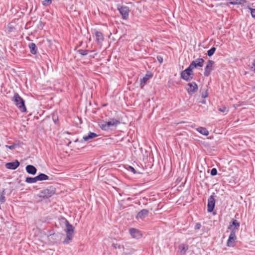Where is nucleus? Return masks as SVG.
<instances>
[{"mask_svg":"<svg viewBox=\"0 0 255 255\" xmlns=\"http://www.w3.org/2000/svg\"><path fill=\"white\" fill-rule=\"evenodd\" d=\"M129 232L130 235L134 238L139 239L142 236L140 232L138 230L135 228L130 229Z\"/></svg>","mask_w":255,"mask_h":255,"instance_id":"obj_12","label":"nucleus"},{"mask_svg":"<svg viewBox=\"0 0 255 255\" xmlns=\"http://www.w3.org/2000/svg\"><path fill=\"white\" fill-rule=\"evenodd\" d=\"M201 96L203 98H206L208 96V93H207V91H206L204 93H202L201 94Z\"/></svg>","mask_w":255,"mask_h":255,"instance_id":"obj_36","label":"nucleus"},{"mask_svg":"<svg viewBox=\"0 0 255 255\" xmlns=\"http://www.w3.org/2000/svg\"><path fill=\"white\" fill-rule=\"evenodd\" d=\"M211 174L212 176H215L217 174V170L215 168H213L211 169Z\"/></svg>","mask_w":255,"mask_h":255,"instance_id":"obj_31","label":"nucleus"},{"mask_svg":"<svg viewBox=\"0 0 255 255\" xmlns=\"http://www.w3.org/2000/svg\"><path fill=\"white\" fill-rule=\"evenodd\" d=\"M200 102L201 103L203 104H206V101L205 100H203L202 101H201Z\"/></svg>","mask_w":255,"mask_h":255,"instance_id":"obj_40","label":"nucleus"},{"mask_svg":"<svg viewBox=\"0 0 255 255\" xmlns=\"http://www.w3.org/2000/svg\"><path fill=\"white\" fill-rule=\"evenodd\" d=\"M240 226V223L236 220H233L228 227V229L231 230V232L235 231L236 230H239Z\"/></svg>","mask_w":255,"mask_h":255,"instance_id":"obj_11","label":"nucleus"},{"mask_svg":"<svg viewBox=\"0 0 255 255\" xmlns=\"http://www.w3.org/2000/svg\"><path fill=\"white\" fill-rule=\"evenodd\" d=\"M5 147H6V148H9V149H11V150H12V149H14V148L16 147V144H12V145H5Z\"/></svg>","mask_w":255,"mask_h":255,"instance_id":"obj_32","label":"nucleus"},{"mask_svg":"<svg viewBox=\"0 0 255 255\" xmlns=\"http://www.w3.org/2000/svg\"><path fill=\"white\" fill-rule=\"evenodd\" d=\"M246 2V0H230V3L232 5H237L242 4Z\"/></svg>","mask_w":255,"mask_h":255,"instance_id":"obj_24","label":"nucleus"},{"mask_svg":"<svg viewBox=\"0 0 255 255\" xmlns=\"http://www.w3.org/2000/svg\"><path fill=\"white\" fill-rule=\"evenodd\" d=\"M65 224L66 228L64 229V231L66 233V237L63 241V243L64 244H68L71 242L73 238L74 228L67 220H65Z\"/></svg>","mask_w":255,"mask_h":255,"instance_id":"obj_1","label":"nucleus"},{"mask_svg":"<svg viewBox=\"0 0 255 255\" xmlns=\"http://www.w3.org/2000/svg\"><path fill=\"white\" fill-rule=\"evenodd\" d=\"M215 199L213 195H211L208 199L207 211L212 212L215 207Z\"/></svg>","mask_w":255,"mask_h":255,"instance_id":"obj_8","label":"nucleus"},{"mask_svg":"<svg viewBox=\"0 0 255 255\" xmlns=\"http://www.w3.org/2000/svg\"><path fill=\"white\" fill-rule=\"evenodd\" d=\"M52 2V0H44L42 1V4L44 6H47L51 4Z\"/></svg>","mask_w":255,"mask_h":255,"instance_id":"obj_30","label":"nucleus"},{"mask_svg":"<svg viewBox=\"0 0 255 255\" xmlns=\"http://www.w3.org/2000/svg\"><path fill=\"white\" fill-rule=\"evenodd\" d=\"M204 60L203 58H198L193 61L189 66V68L192 71L194 68H199L203 66Z\"/></svg>","mask_w":255,"mask_h":255,"instance_id":"obj_4","label":"nucleus"},{"mask_svg":"<svg viewBox=\"0 0 255 255\" xmlns=\"http://www.w3.org/2000/svg\"><path fill=\"white\" fill-rule=\"evenodd\" d=\"M129 168L130 169V171L131 172H132L133 173H136V171L134 169V168L131 166H129Z\"/></svg>","mask_w":255,"mask_h":255,"instance_id":"obj_37","label":"nucleus"},{"mask_svg":"<svg viewBox=\"0 0 255 255\" xmlns=\"http://www.w3.org/2000/svg\"><path fill=\"white\" fill-rule=\"evenodd\" d=\"M114 247L116 249L117 248H120V245H118V244H116Z\"/></svg>","mask_w":255,"mask_h":255,"instance_id":"obj_39","label":"nucleus"},{"mask_svg":"<svg viewBox=\"0 0 255 255\" xmlns=\"http://www.w3.org/2000/svg\"><path fill=\"white\" fill-rule=\"evenodd\" d=\"M53 191H51L48 189H45L42 190L40 193V197L43 198H48L51 197L53 194Z\"/></svg>","mask_w":255,"mask_h":255,"instance_id":"obj_13","label":"nucleus"},{"mask_svg":"<svg viewBox=\"0 0 255 255\" xmlns=\"http://www.w3.org/2000/svg\"><path fill=\"white\" fill-rule=\"evenodd\" d=\"M237 240L236 231L231 232L229 239L227 242V246L229 247H233Z\"/></svg>","mask_w":255,"mask_h":255,"instance_id":"obj_5","label":"nucleus"},{"mask_svg":"<svg viewBox=\"0 0 255 255\" xmlns=\"http://www.w3.org/2000/svg\"><path fill=\"white\" fill-rule=\"evenodd\" d=\"M218 110L221 112L224 113H227L229 112V109L224 106H222L218 108Z\"/></svg>","mask_w":255,"mask_h":255,"instance_id":"obj_27","label":"nucleus"},{"mask_svg":"<svg viewBox=\"0 0 255 255\" xmlns=\"http://www.w3.org/2000/svg\"><path fill=\"white\" fill-rule=\"evenodd\" d=\"M78 52L82 56L86 55L88 53V50H87L79 49Z\"/></svg>","mask_w":255,"mask_h":255,"instance_id":"obj_29","label":"nucleus"},{"mask_svg":"<svg viewBox=\"0 0 255 255\" xmlns=\"http://www.w3.org/2000/svg\"><path fill=\"white\" fill-rule=\"evenodd\" d=\"M193 75L192 71L188 67L181 73V77L185 81H188L192 79L190 76Z\"/></svg>","mask_w":255,"mask_h":255,"instance_id":"obj_6","label":"nucleus"},{"mask_svg":"<svg viewBox=\"0 0 255 255\" xmlns=\"http://www.w3.org/2000/svg\"><path fill=\"white\" fill-rule=\"evenodd\" d=\"M12 100L16 106L21 112H25L26 109L24 100L17 93H14Z\"/></svg>","mask_w":255,"mask_h":255,"instance_id":"obj_3","label":"nucleus"},{"mask_svg":"<svg viewBox=\"0 0 255 255\" xmlns=\"http://www.w3.org/2000/svg\"><path fill=\"white\" fill-rule=\"evenodd\" d=\"M152 75L151 74H146L143 78L140 79V85L142 88L145 85L147 81L152 78Z\"/></svg>","mask_w":255,"mask_h":255,"instance_id":"obj_19","label":"nucleus"},{"mask_svg":"<svg viewBox=\"0 0 255 255\" xmlns=\"http://www.w3.org/2000/svg\"><path fill=\"white\" fill-rule=\"evenodd\" d=\"M37 180L38 181H42V180H46L49 179V177L43 173H40L38 175L36 176Z\"/></svg>","mask_w":255,"mask_h":255,"instance_id":"obj_23","label":"nucleus"},{"mask_svg":"<svg viewBox=\"0 0 255 255\" xmlns=\"http://www.w3.org/2000/svg\"><path fill=\"white\" fill-rule=\"evenodd\" d=\"M37 181L36 176L34 177H27L26 178L25 182L28 183H34Z\"/></svg>","mask_w":255,"mask_h":255,"instance_id":"obj_25","label":"nucleus"},{"mask_svg":"<svg viewBox=\"0 0 255 255\" xmlns=\"http://www.w3.org/2000/svg\"><path fill=\"white\" fill-rule=\"evenodd\" d=\"M28 47L30 49V51L32 54H36L37 53V48L36 45L34 43H30L28 45Z\"/></svg>","mask_w":255,"mask_h":255,"instance_id":"obj_21","label":"nucleus"},{"mask_svg":"<svg viewBox=\"0 0 255 255\" xmlns=\"http://www.w3.org/2000/svg\"><path fill=\"white\" fill-rule=\"evenodd\" d=\"M25 169L28 173L32 175H35L37 171L36 168L33 165H27L26 166Z\"/></svg>","mask_w":255,"mask_h":255,"instance_id":"obj_18","label":"nucleus"},{"mask_svg":"<svg viewBox=\"0 0 255 255\" xmlns=\"http://www.w3.org/2000/svg\"><path fill=\"white\" fill-rule=\"evenodd\" d=\"M5 191L3 190L2 192L0 193V203L2 204L5 201Z\"/></svg>","mask_w":255,"mask_h":255,"instance_id":"obj_26","label":"nucleus"},{"mask_svg":"<svg viewBox=\"0 0 255 255\" xmlns=\"http://www.w3.org/2000/svg\"><path fill=\"white\" fill-rule=\"evenodd\" d=\"M19 165V162L16 160L14 162H8L5 164V167L7 169L14 170Z\"/></svg>","mask_w":255,"mask_h":255,"instance_id":"obj_14","label":"nucleus"},{"mask_svg":"<svg viewBox=\"0 0 255 255\" xmlns=\"http://www.w3.org/2000/svg\"><path fill=\"white\" fill-rule=\"evenodd\" d=\"M118 10L122 15L123 19H127L128 18L129 10L128 6H122L121 7L118 8Z\"/></svg>","mask_w":255,"mask_h":255,"instance_id":"obj_10","label":"nucleus"},{"mask_svg":"<svg viewBox=\"0 0 255 255\" xmlns=\"http://www.w3.org/2000/svg\"><path fill=\"white\" fill-rule=\"evenodd\" d=\"M215 51H216V48L214 47H213L207 51V55L209 56H211L214 54Z\"/></svg>","mask_w":255,"mask_h":255,"instance_id":"obj_28","label":"nucleus"},{"mask_svg":"<svg viewBox=\"0 0 255 255\" xmlns=\"http://www.w3.org/2000/svg\"><path fill=\"white\" fill-rule=\"evenodd\" d=\"M120 124V122L115 119H111L108 122L103 121L100 124V127L102 130L108 131L116 128Z\"/></svg>","mask_w":255,"mask_h":255,"instance_id":"obj_2","label":"nucleus"},{"mask_svg":"<svg viewBox=\"0 0 255 255\" xmlns=\"http://www.w3.org/2000/svg\"><path fill=\"white\" fill-rule=\"evenodd\" d=\"M198 89L197 84L195 82H192L187 84L186 90L189 95H192L198 90Z\"/></svg>","mask_w":255,"mask_h":255,"instance_id":"obj_7","label":"nucleus"},{"mask_svg":"<svg viewBox=\"0 0 255 255\" xmlns=\"http://www.w3.org/2000/svg\"><path fill=\"white\" fill-rule=\"evenodd\" d=\"M251 69L255 72V59L254 60L252 66L251 67Z\"/></svg>","mask_w":255,"mask_h":255,"instance_id":"obj_35","label":"nucleus"},{"mask_svg":"<svg viewBox=\"0 0 255 255\" xmlns=\"http://www.w3.org/2000/svg\"><path fill=\"white\" fill-rule=\"evenodd\" d=\"M97 136L98 135L96 133L94 132H90L88 133V135L84 136L83 139L84 141H88L89 140H90L97 137Z\"/></svg>","mask_w":255,"mask_h":255,"instance_id":"obj_20","label":"nucleus"},{"mask_svg":"<svg viewBox=\"0 0 255 255\" xmlns=\"http://www.w3.org/2000/svg\"><path fill=\"white\" fill-rule=\"evenodd\" d=\"M157 59H158V61H159L160 63H161L162 62V61H163V59H162V57L158 56V57H157Z\"/></svg>","mask_w":255,"mask_h":255,"instance_id":"obj_38","label":"nucleus"},{"mask_svg":"<svg viewBox=\"0 0 255 255\" xmlns=\"http://www.w3.org/2000/svg\"><path fill=\"white\" fill-rule=\"evenodd\" d=\"M196 130L204 135H208L209 134V131L205 128L199 127L196 128Z\"/></svg>","mask_w":255,"mask_h":255,"instance_id":"obj_22","label":"nucleus"},{"mask_svg":"<svg viewBox=\"0 0 255 255\" xmlns=\"http://www.w3.org/2000/svg\"><path fill=\"white\" fill-rule=\"evenodd\" d=\"M249 9L251 11L252 16L255 18V8H249Z\"/></svg>","mask_w":255,"mask_h":255,"instance_id":"obj_33","label":"nucleus"},{"mask_svg":"<svg viewBox=\"0 0 255 255\" xmlns=\"http://www.w3.org/2000/svg\"><path fill=\"white\" fill-rule=\"evenodd\" d=\"M95 35L97 42L98 43H101L104 39L103 34L102 32L99 31H95Z\"/></svg>","mask_w":255,"mask_h":255,"instance_id":"obj_16","label":"nucleus"},{"mask_svg":"<svg viewBox=\"0 0 255 255\" xmlns=\"http://www.w3.org/2000/svg\"><path fill=\"white\" fill-rule=\"evenodd\" d=\"M188 246L187 245L182 244L178 247V252L181 255H185L188 250Z\"/></svg>","mask_w":255,"mask_h":255,"instance_id":"obj_17","label":"nucleus"},{"mask_svg":"<svg viewBox=\"0 0 255 255\" xmlns=\"http://www.w3.org/2000/svg\"><path fill=\"white\" fill-rule=\"evenodd\" d=\"M149 211L147 209H143L141 210L136 215V218L137 219H143L145 218L148 214Z\"/></svg>","mask_w":255,"mask_h":255,"instance_id":"obj_15","label":"nucleus"},{"mask_svg":"<svg viewBox=\"0 0 255 255\" xmlns=\"http://www.w3.org/2000/svg\"><path fill=\"white\" fill-rule=\"evenodd\" d=\"M214 61L209 60L208 61V63L205 68V71L204 74L205 76H209L211 71L213 70V65L214 64Z\"/></svg>","mask_w":255,"mask_h":255,"instance_id":"obj_9","label":"nucleus"},{"mask_svg":"<svg viewBox=\"0 0 255 255\" xmlns=\"http://www.w3.org/2000/svg\"><path fill=\"white\" fill-rule=\"evenodd\" d=\"M201 224L199 223H198L195 225L194 228L195 230H199L201 228Z\"/></svg>","mask_w":255,"mask_h":255,"instance_id":"obj_34","label":"nucleus"}]
</instances>
